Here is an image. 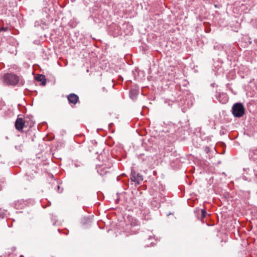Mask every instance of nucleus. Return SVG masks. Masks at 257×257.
Wrapping results in <instances>:
<instances>
[{"label":"nucleus","mask_w":257,"mask_h":257,"mask_svg":"<svg viewBox=\"0 0 257 257\" xmlns=\"http://www.w3.org/2000/svg\"><path fill=\"white\" fill-rule=\"evenodd\" d=\"M19 77L14 74H6L4 76V82L7 84L16 85L19 81Z\"/></svg>","instance_id":"f257e3e1"},{"label":"nucleus","mask_w":257,"mask_h":257,"mask_svg":"<svg viewBox=\"0 0 257 257\" xmlns=\"http://www.w3.org/2000/svg\"><path fill=\"white\" fill-rule=\"evenodd\" d=\"M232 111L235 117H240L244 114V108L242 103H236L232 106Z\"/></svg>","instance_id":"f03ea898"},{"label":"nucleus","mask_w":257,"mask_h":257,"mask_svg":"<svg viewBox=\"0 0 257 257\" xmlns=\"http://www.w3.org/2000/svg\"><path fill=\"white\" fill-rule=\"evenodd\" d=\"M131 180L135 183L139 185L140 184L141 182L143 181V176L139 173L135 171H132L131 175Z\"/></svg>","instance_id":"7ed1b4c3"},{"label":"nucleus","mask_w":257,"mask_h":257,"mask_svg":"<svg viewBox=\"0 0 257 257\" xmlns=\"http://www.w3.org/2000/svg\"><path fill=\"white\" fill-rule=\"evenodd\" d=\"M25 126V121L22 118L18 117L15 122L16 128L19 131H22Z\"/></svg>","instance_id":"20e7f679"},{"label":"nucleus","mask_w":257,"mask_h":257,"mask_svg":"<svg viewBox=\"0 0 257 257\" xmlns=\"http://www.w3.org/2000/svg\"><path fill=\"white\" fill-rule=\"evenodd\" d=\"M67 99L70 103L76 104L79 100V97L74 93H71L67 96Z\"/></svg>","instance_id":"39448f33"},{"label":"nucleus","mask_w":257,"mask_h":257,"mask_svg":"<svg viewBox=\"0 0 257 257\" xmlns=\"http://www.w3.org/2000/svg\"><path fill=\"white\" fill-rule=\"evenodd\" d=\"M128 222L132 226L138 225V221L132 216H128Z\"/></svg>","instance_id":"423d86ee"},{"label":"nucleus","mask_w":257,"mask_h":257,"mask_svg":"<svg viewBox=\"0 0 257 257\" xmlns=\"http://www.w3.org/2000/svg\"><path fill=\"white\" fill-rule=\"evenodd\" d=\"M36 79L38 81L42 82V85H45L46 83V80L45 77L43 75H39L36 77Z\"/></svg>","instance_id":"0eeeda50"},{"label":"nucleus","mask_w":257,"mask_h":257,"mask_svg":"<svg viewBox=\"0 0 257 257\" xmlns=\"http://www.w3.org/2000/svg\"><path fill=\"white\" fill-rule=\"evenodd\" d=\"M201 212L202 217L204 218L206 216V214H207L206 211L204 209H201Z\"/></svg>","instance_id":"6e6552de"},{"label":"nucleus","mask_w":257,"mask_h":257,"mask_svg":"<svg viewBox=\"0 0 257 257\" xmlns=\"http://www.w3.org/2000/svg\"><path fill=\"white\" fill-rule=\"evenodd\" d=\"M1 30H3V31H6L7 30V28H3L2 29H1Z\"/></svg>","instance_id":"1a4fd4ad"},{"label":"nucleus","mask_w":257,"mask_h":257,"mask_svg":"<svg viewBox=\"0 0 257 257\" xmlns=\"http://www.w3.org/2000/svg\"><path fill=\"white\" fill-rule=\"evenodd\" d=\"M2 187H1V186L0 185V190L1 189Z\"/></svg>","instance_id":"9d476101"}]
</instances>
